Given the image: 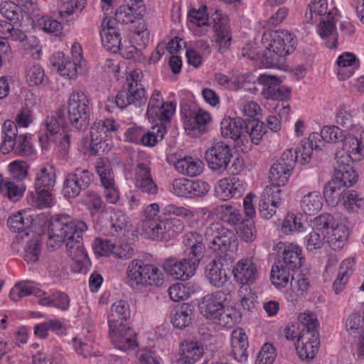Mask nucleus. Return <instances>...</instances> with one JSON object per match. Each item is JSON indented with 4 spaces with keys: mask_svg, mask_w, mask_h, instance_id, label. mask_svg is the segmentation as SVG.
Here are the masks:
<instances>
[{
    "mask_svg": "<svg viewBox=\"0 0 364 364\" xmlns=\"http://www.w3.org/2000/svg\"><path fill=\"white\" fill-rule=\"evenodd\" d=\"M87 230L82 220H73L67 214L55 215L50 225L49 239L57 244L65 243L69 256L77 262L87 258L82 233Z\"/></svg>",
    "mask_w": 364,
    "mask_h": 364,
    "instance_id": "f257e3e1",
    "label": "nucleus"
},
{
    "mask_svg": "<svg viewBox=\"0 0 364 364\" xmlns=\"http://www.w3.org/2000/svg\"><path fill=\"white\" fill-rule=\"evenodd\" d=\"M204 237L207 245L216 255L225 260L232 259L237 250V240L233 231L225 228L215 222L209 224L205 229Z\"/></svg>",
    "mask_w": 364,
    "mask_h": 364,
    "instance_id": "f03ea898",
    "label": "nucleus"
},
{
    "mask_svg": "<svg viewBox=\"0 0 364 364\" xmlns=\"http://www.w3.org/2000/svg\"><path fill=\"white\" fill-rule=\"evenodd\" d=\"M90 105L87 96L74 90L68 100V122L77 131L83 132L90 124Z\"/></svg>",
    "mask_w": 364,
    "mask_h": 364,
    "instance_id": "7ed1b4c3",
    "label": "nucleus"
},
{
    "mask_svg": "<svg viewBox=\"0 0 364 364\" xmlns=\"http://www.w3.org/2000/svg\"><path fill=\"white\" fill-rule=\"evenodd\" d=\"M333 222L330 214H322L311 221V231L305 237V244L309 251L322 248L327 242L328 230Z\"/></svg>",
    "mask_w": 364,
    "mask_h": 364,
    "instance_id": "20e7f679",
    "label": "nucleus"
},
{
    "mask_svg": "<svg viewBox=\"0 0 364 364\" xmlns=\"http://www.w3.org/2000/svg\"><path fill=\"white\" fill-rule=\"evenodd\" d=\"M129 224V218L122 211H115L112 216L107 213L98 214L95 228L105 235L120 236L124 235Z\"/></svg>",
    "mask_w": 364,
    "mask_h": 364,
    "instance_id": "39448f33",
    "label": "nucleus"
},
{
    "mask_svg": "<svg viewBox=\"0 0 364 364\" xmlns=\"http://www.w3.org/2000/svg\"><path fill=\"white\" fill-rule=\"evenodd\" d=\"M200 262L186 256L181 259L169 257L164 260L162 267L165 272L175 279L186 281L193 277Z\"/></svg>",
    "mask_w": 364,
    "mask_h": 364,
    "instance_id": "423d86ee",
    "label": "nucleus"
},
{
    "mask_svg": "<svg viewBox=\"0 0 364 364\" xmlns=\"http://www.w3.org/2000/svg\"><path fill=\"white\" fill-rule=\"evenodd\" d=\"M297 154L292 149H287L279 159L272 164L269 171V177L276 187L284 186L288 181L297 161Z\"/></svg>",
    "mask_w": 364,
    "mask_h": 364,
    "instance_id": "0eeeda50",
    "label": "nucleus"
},
{
    "mask_svg": "<svg viewBox=\"0 0 364 364\" xmlns=\"http://www.w3.org/2000/svg\"><path fill=\"white\" fill-rule=\"evenodd\" d=\"M205 158L210 169L223 173L232 159V149L224 142H215L206 150Z\"/></svg>",
    "mask_w": 364,
    "mask_h": 364,
    "instance_id": "6e6552de",
    "label": "nucleus"
},
{
    "mask_svg": "<svg viewBox=\"0 0 364 364\" xmlns=\"http://www.w3.org/2000/svg\"><path fill=\"white\" fill-rule=\"evenodd\" d=\"M93 180V174L87 169L76 168L67 174L63 187V192L67 198H75L82 189L87 188Z\"/></svg>",
    "mask_w": 364,
    "mask_h": 364,
    "instance_id": "1a4fd4ad",
    "label": "nucleus"
},
{
    "mask_svg": "<svg viewBox=\"0 0 364 364\" xmlns=\"http://www.w3.org/2000/svg\"><path fill=\"white\" fill-rule=\"evenodd\" d=\"M118 129V124L114 119H107L95 122L90 132V151L93 154H97L105 144V138L109 132H115Z\"/></svg>",
    "mask_w": 364,
    "mask_h": 364,
    "instance_id": "9d476101",
    "label": "nucleus"
},
{
    "mask_svg": "<svg viewBox=\"0 0 364 364\" xmlns=\"http://www.w3.org/2000/svg\"><path fill=\"white\" fill-rule=\"evenodd\" d=\"M208 184L203 181H193L184 178L172 181L171 192L179 197L200 196L208 191Z\"/></svg>",
    "mask_w": 364,
    "mask_h": 364,
    "instance_id": "9b49d317",
    "label": "nucleus"
},
{
    "mask_svg": "<svg viewBox=\"0 0 364 364\" xmlns=\"http://www.w3.org/2000/svg\"><path fill=\"white\" fill-rule=\"evenodd\" d=\"M214 23L215 43L220 52H225L231 44L232 36L228 17L215 10L210 17Z\"/></svg>",
    "mask_w": 364,
    "mask_h": 364,
    "instance_id": "f8f14e48",
    "label": "nucleus"
},
{
    "mask_svg": "<svg viewBox=\"0 0 364 364\" xmlns=\"http://www.w3.org/2000/svg\"><path fill=\"white\" fill-rule=\"evenodd\" d=\"M225 300L226 295L221 291L205 295L199 304L200 313L208 319L216 320L223 311Z\"/></svg>",
    "mask_w": 364,
    "mask_h": 364,
    "instance_id": "ddd939ff",
    "label": "nucleus"
},
{
    "mask_svg": "<svg viewBox=\"0 0 364 364\" xmlns=\"http://www.w3.org/2000/svg\"><path fill=\"white\" fill-rule=\"evenodd\" d=\"M146 12L143 0H130L127 5L118 7L114 12V19L121 23H134Z\"/></svg>",
    "mask_w": 364,
    "mask_h": 364,
    "instance_id": "4468645a",
    "label": "nucleus"
},
{
    "mask_svg": "<svg viewBox=\"0 0 364 364\" xmlns=\"http://www.w3.org/2000/svg\"><path fill=\"white\" fill-rule=\"evenodd\" d=\"M281 194L282 189L276 186L264 190L259 205V212L262 218L269 220L276 213V208L282 203Z\"/></svg>",
    "mask_w": 364,
    "mask_h": 364,
    "instance_id": "2eb2a0df",
    "label": "nucleus"
},
{
    "mask_svg": "<svg viewBox=\"0 0 364 364\" xmlns=\"http://www.w3.org/2000/svg\"><path fill=\"white\" fill-rule=\"evenodd\" d=\"M245 191V183L235 177L220 180L215 188V196L221 200H228L234 197L240 198Z\"/></svg>",
    "mask_w": 364,
    "mask_h": 364,
    "instance_id": "dca6fc26",
    "label": "nucleus"
},
{
    "mask_svg": "<svg viewBox=\"0 0 364 364\" xmlns=\"http://www.w3.org/2000/svg\"><path fill=\"white\" fill-rule=\"evenodd\" d=\"M232 274L242 284H252L258 277L257 266L253 258H242L235 265Z\"/></svg>",
    "mask_w": 364,
    "mask_h": 364,
    "instance_id": "f3484780",
    "label": "nucleus"
},
{
    "mask_svg": "<svg viewBox=\"0 0 364 364\" xmlns=\"http://www.w3.org/2000/svg\"><path fill=\"white\" fill-rule=\"evenodd\" d=\"M320 344L318 332L299 333L296 346L301 359H312L316 356Z\"/></svg>",
    "mask_w": 364,
    "mask_h": 364,
    "instance_id": "a211bd4d",
    "label": "nucleus"
},
{
    "mask_svg": "<svg viewBox=\"0 0 364 364\" xmlns=\"http://www.w3.org/2000/svg\"><path fill=\"white\" fill-rule=\"evenodd\" d=\"M146 100V92L141 84H128V87L118 92L119 108L124 109L130 105L141 106Z\"/></svg>",
    "mask_w": 364,
    "mask_h": 364,
    "instance_id": "6ab92c4d",
    "label": "nucleus"
},
{
    "mask_svg": "<svg viewBox=\"0 0 364 364\" xmlns=\"http://www.w3.org/2000/svg\"><path fill=\"white\" fill-rule=\"evenodd\" d=\"M134 183L136 188L142 193L156 195L159 188L154 181L151 169L144 163L139 164L135 168Z\"/></svg>",
    "mask_w": 364,
    "mask_h": 364,
    "instance_id": "aec40b11",
    "label": "nucleus"
},
{
    "mask_svg": "<svg viewBox=\"0 0 364 364\" xmlns=\"http://www.w3.org/2000/svg\"><path fill=\"white\" fill-rule=\"evenodd\" d=\"M149 264L141 259H133L127 267V284L134 289L141 290L148 272Z\"/></svg>",
    "mask_w": 364,
    "mask_h": 364,
    "instance_id": "412c9836",
    "label": "nucleus"
},
{
    "mask_svg": "<svg viewBox=\"0 0 364 364\" xmlns=\"http://www.w3.org/2000/svg\"><path fill=\"white\" fill-rule=\"evenodd\" d=\"M136 336V333L129 326L109 332L112 343L122 351L134 349L137 346Z\"/></svg>",
    "mask_w": 364,
    "mask_h": 364,
    "instance_id": "4be33fe9",
    "label": "nucleus"
},
{
    "mask_svg": "<svg viewBox=\"0 0 364 364\" xmlns=\"http://www.w3.org/2000/svg\"><path fill=\"white\" fill-rule=\"evenodd\" d=\"M112 20L105 18L102 23V30L100 36L104 47L112 53H116L120 49L121 38Z\"/></svg>",
    "mask_w": 364,
    "mask_h": 364,
    "instance_id": "5701e85b",
    "label": "nucleus"
},
{
    "mask_svg": "<svg viewBox=\"0 0 364 364\" xmlns=\"http://www.w3.org/2000/svg\"><path fill=\"white\" fill-rule=\"evenodd\" d=\"M271 37L272 41L269 45V47L272 48L271 50L279 53L284 58L287 55L293 52V37L287 31H276L271 35Z\"/></svg>",
    "mask_w": 364,
    "mask_h": 364,
    "instance_id": "b1692460",
    "label": "nucleus"
},
{
    "mask_svg": "<svg viewBox=\"0 0 364 364\" xmlns=\"http://www.w3.org/2000/svg\"><path fill=\"white\" fill-rule=\"evenodd\" d=\"M277 247L279 249L284 248L282 259H279L277 262H281L283 266L292 271L301 267L304 258L301 256V249L299 246L293 244L286 245L279 242Z\"/></svg>",
    "mask_w": 364,
    "mask_h": 364,
    "instance_id": "393cba45",
    "label": "nucleus"
},
{
    "mask_svg": "<svg viewBox=\"0 0 364 364\" xmlns=\"http://www.w3.org/2000/svg\"><path fill=\"white\" fill-rule=\"evenodd\" d=\"M222 259L217 257L210 262L205 267V275L210 283L215 287H223L228 281V277L223 267Z\"/></svg>",
    "mask_w": 364,
    "mask_h": 364,
    "instance_id": "a878e982",
    "label": "nucleus"
},
{
    "mask_svg": "<svg viewBox=\"0 0 364 364\" xmlns=\"http://www.w3.org/2000/svg\"><path fill=\"white\" fill-rule=\"evenodd\" d=\"M203 353V345L199 341L185 340L180 344V358L185 364L195 363Z\"/></svg>",
    "mask_w": 364,
    "mask_h": 364,
    "instance_id": "bb28decb",
    "label": "nucleus"
},
{
    "mask_svg": "<svg viewBox=\"0 0 364 364\" xmlns=\"http://www.w3.org/2000/svg\"><path fill=\"white\" fill-rule=\"evenodd\" d=\"M183 243L186 247L185 255L200 262L205 250L203 237L196 232H189L184 235Z\"/></svg>",
    "mask_w": 364,
    "mask_h": 364,
    "instance_id": "cd10ccee",
    "label": "nucleus"
},
{
    "mask_svg": "<svg viewBox=\"0 0 364 364\" xmlns=\"http://www.w3.org/2000/svg\"><path fill=\"white\" fill-rule=\"evenodd\" d=\"M308 7L305 17L311 23L333 16V8L328 7L327 0H311Z\"/></svg>",
    "mask_w": 364,
    "mask_h": 364,
    "instance_id": "c85d7f7f",
    "label": "nucleus"
},
{
    "mask_svg": "<svg viewBox=\"0 0 364 364\" xmlns=\"http://www.w3.org/2000/svg\"><path fill=\"white\" fill-rule=\"evenodd\" d=\"M25 78L30 87H46L49 83V77L45 69L38 63H32L25 68Z\"/></svg>",
    "mask_w": 364,
    "mask_h": 364,
    "instance_id": "c756f323",
    "label": "nucleus"
},
{
    "mask_svg": "<svg viewBox=\"0 0 364 364\" xmlns=\"http://www.w3.org/2000/svg\"><path fill=\"white\" fill-rule=\"evenodd\" d=\"M211 117L208 112L199 109L193 112L192 116L185 122V129L189 135H197L205 132L206 125L210 122Z\"/></svg>",
    "mask_w": 364,
    "mask_h": 364,
    "instance_id": "7c9ffc66",
    "label": "nucleus"
},
{
    "mask_svg": "<svg viewBox=\"0 0 364 364\" xmlns=\"http://www.w3.org/2000/svg\"><path fill=\"white\" fill-rule=\"evenodd\" d=\"M318 33L325 41L327 47L330 48H336L337 47L338 33L333 16L320 21L318 26Z\"/></svg>",
    "mask_w": 364,
    "mask_h": 364,
    "instance_id": "2f4dec72",
    "label": "nucleus"
},
{
    "mask_svg": "<svg viewBox=\"0 0 364 364\" xmlns=\"http://www.w3.org/2000/svg\"><path fill=\"white\" fill-rule=\"evenodd\" d=\"M52 64L57 68L58 72L63 76L73 78L77 74L79 64L65 58L64 53L58 52L54 54L51 60Z\"/></svg>",
    "mask_w": 364,
    "mask_h": 364,
    "instance_id": "473e14b6",
    "label": "nucleus"
},
{
    "mask_svg": "<svg viewBox=\"0 0 364 364\" xmlns=\"http://www.w3.org/2000/svg\"><path fill=\"white\" fill-rule=\"evenodd\" d=\"M174 167L178 172L190 177H194L202 173L203 163L198 159L186 156L178 159L174 164Z\"/></svg>",
    "mask_w": 364,
    "mask_h": 364,
    "instance_id": "72a5a7b5",
    "label": "nucleus"
},
{
    "mask_svg": "<svg viewBox=\"0 0 364 364\" xmlns=\"http://www.w3.org/2000/svg\"><path fill=\"white\" fill-rule=\"evenodd\" d=\"M337 64L338 78L345 80L353 75L354 68L358 66L359 60L353 53L346 52L338 56Z\"/></svg>",
    "mask_w": 364,
    "mask_h": 364,
    "instance_id": "f704fd0d",
    "label": "nucleus"
},
{
    "mask_svg": "<svg viewBox=\"0 0 364 364\" xmlns=\"http://www.w3.org/2000/svg\"><path fill=\"white\" fill-rule=\"evenodd\" d=\"M321 147L317 139H313L311 133L309 138L301 140L300 146L293 151V154L294 156L297 154V161L301 164H305L310 161L313 151L321 150Z\"/></svg>",
    "mask_w": 364,
    "mask_h": 364,
    "instance_id": "c9c22d12",
    "label": "nucleus"
},
{
    "mask_svg": "<svg viewBox=\"0 0 364 364\" xmlns=\"http://www.w3.org/2000/svg\"><path fill=\"white\" fill-rule=\"evenodd\" d=\"M348 229L343 225H336L334 218L333 217V222L330 225L327 238V242L332 249L337 250H340L345 241L348 237Z\"/></svg>",
    "mask_w": 364,
    "mask_h": 364,
    "instance_id": "e433bc0d",
    "label": "nucleus"
},
{
    "mask_svg": "<svg viewBox=\"0 0 364 364\" xmlns=\"http://www.w3.org/2000/svg\"><path fill=\"white\" fill-rule=\"evenodd\" d=\"M55 183V173L53 166H42L36 173L34 187L36 190L41 188L52 189Z\"/></svg>",
    "mask_w": 364,
    "mask_h": 364,
    "instance_id": "4c0bfd02",
    "label": "nucleus"
},
{
    "mask_svg": "<svg viewBox=\"0 0 364 364\" xmlns=\"http://www.w3.org/2000/svg\"><path fill=\"white\" fill-rule=\"evenodd\" d=\"M33 294L36 296H41L42 291L36 288L31 281H21L17 282L9 292V298L14 301H18L23 297Z\"/></svg>",
    "mask_w": 364,
    "mask_h": 364,
    "instance_id": "58836bf2",
    "label": "nucleus"
},
{
    "mask_svg": "<svg viewBox=\"0 0 364 364\" xmlns=\"http://www.w3.org/2000/svg\"><path fill=\"white\" fill-rule=\"evenodd\" d=\"M18 126L16 123L11 120L4 122L2 132L3 141L0 146V151L3 154H6L11 152V145L14 141L18 138Z\"/></svg>",
    "mask_w": 364,
    "mask_h": 364,
    "instance_id": "ea45409f",
    "label": "nucleus"
},
{
    "mask_svg": "<svg viewBox=\"0 0 364 364\" xmlns=\"http://www.w3.org/2000/svg\"><path fill=\"white\" fill-rule=\"evenodd\" d=\"M323 198L318 191L310 192L305 195L300 203L302 211L306 215H314L323 207Z\"/></svg>",
    "mask_w": 364,
    "mask_h": 364,
    "instance_id": "a19ab883",
    "label": "nucleus"
},
{
    "mask_svg": "<svg viewBox=\"0 0 364 364\" xmlns=\"http://www.w3.org/2000/svg\"><path fill=\"white\" fill-rule=\"evenodd\" d=\"M343 151L353 156L355 160H359L364 156V131L360 138L353 135H348L344 138Z\"/></svg>",
    "mask_w": 364,
    "mask_h": 364,
    "instance_id": "79ce46f5",
    "label": "nucleus"
},
{
    "mask_svg": "<svg viewBox=\"0 0 364 364\" xmlns=\"http://www.w3.org/2000/svg\"><path fill=\"white\" fill-rule=\"evenodd\" d=\"M245 126V121L241 118L224 119L221 122V133L224 137L231 138L233 140L238 138L240 133L243 132Z\"/></svg>",
    "mask_w": 364,
    "mask_h": 364,
    "instance_id": "37998d69",
    "label": "nucleus"
},
{
    "mask_svg": "<svg viewBox=\"0 0 364 364\" xmlns=\"http://www.w3.org/2000/svg\"><path fill=\"white\" fill-rule=\"evenodd\" d=\"M345 329L348 335L358 338L364 334V318L360 313L353 312L346 318Z\"/></svg>",
    "mask_w": 364,
    "mask_h": 364,
    "instance_id": "c03bdc74",
    "label": "nucleus"
},
{
    "mask_svg": "<svg viewBox=\"0 0 364 364\" xmlns=\"http://www.w3.org/2000/svg\"><path fill=\"white\" fill-rule=\"evenodd\" d=\"M11 152L23 157H31L36 154V150L27 134H20L11 145Z\"/></svg>",
    "mask_w": 364,
    "mask_h": 364,
    "instance_id": "a18cd8bd",
    "label": "nucleus"
},
{
    "mask_svg": "<svg viewBox=\"0 0 364 364\" xmlns=\"http://www.w3.org/2000/svg\"><path fill=\"white\" fill-rule=\"evenodd\" d=\"M95 168L103 188L115 184L114 173L107 159H99L96 163Z\"/></svg>",
    "mask_w": 364,
    "mask_h": 364,
    "instance_id": "49530a36",
    "label": "nucleus"
},
{
    "mask_svg": "<svg viewBox=\"0 0 364 364\" xmlns=\"http://www.w3.org/2000/svg\"><path fill=\"white\" fill-rule=\"evenodd\" d=\"M215 213L223 221L232 226L237 225L242 219L240 210L230 205L225 204L217 206Z\"/></svg>",
    "mask_w": 364,
    "mask_h": 364,
    "instance_id": "de8ad7c7",
    "label": "nucleus"
},
{
    "mask_svg": "<svg viewBox=\"0 0 364 364\" xmlns=\"http://www.w3.org/2000/svg\"><path fill=\"white\" fill-rule=\"evenodd\" d=\"M290 270L283 266L281 262H275L271 270V281L277 288H282L289 282Z\"/></svg>",
    "mask_w": 364,
    "mask_h": 364,
    "instance_id": "09e8293b",
    "label": "nucleus"
},
{
    "mask_svg": "<svg viewBox=\"0 0 364 364\" xmlns=\"http://www.w3.org/2000/svg\"><path fill=\"white\" fill-rule=\"evenodd\" d=\"M192 321V310L187 304L176 308L171 318L173 325L178 328H183L189 326Z\"/></svg>",
    "mask_w": 364,
    "mask_h": 364,
    "instance_id": "8fccbe9b",
    "label": "nucleus"
},
{
    "mask_svg": "<svg viewBox=\"0 0 364 364\" xmlns=\"http://www.w3.org/2000/svg\"><path fill=\"white\" fill-rule=\"evenodd\" d=\"M245 129L249 136L250 141L255 145L260 143L263 135L266 132V127L264 124L256 119L249 120L247 123L245 122Z\"/></svg>",
    "mask_w": 364,
    "mask_h": 364,
    "instance_id": "3c124183",
    "label": "nucleus"
},
{
    "mask_svg": "<svg viewBox=\"0 0 364 364\" xmlns=\"http://www.w3.org/2000/svg\"><path fill=\"white\" fill-rule=\"evenodd\" d=\"M153 116L146 113L147 118L153 123L169 121L171 117L173 114L175 107L171 102H166V104L157 105L152 108Z\"/></svg>",
    "mask_w": 364,
    "mask_h": 364,
    "instance_id": "603ef678",
    "label": "nucleus"
},
{
    "mask_svg": "<svg viewBox=\"0 0 364 364\" xmlns=\"http://www.w3.org/2000/svg\"><path fill=\"white\" fill-rule=\"evenodd\" d=\"M342 136V131L338 127L334 125L323 127L321 133H312L313 139H317L319 144H321V146H323L324 141L336 142Z\"/></svg>",
    "mask_w": 364,
    "mask_h": 364,
    "instance_id": "864d4df0",
    "label": "nucleus"
},
{
    "mask_svg": "<svg viewBox=\"0 0 364 364\" xmlns=\"http://www.w3.org/2000/svg\"><path fill=\"white\" fill-rule=\"evenodd\" d=\"M66 125L67 119L64 108H60L55 115L48 117L45 121L46 128L50 135L58 133L61 127L63 128Z\"/></svg>",
    "mask_w": 364,
    "mask_h": 364,
    "instance_id": "5fc2aeb1",
    "label": "nucleus"
},
{
    "mask_svg": "<svg viewBox=\"0 0 364 364\" xmlns=\"http://www.w3.org/2000/svg\"><path fill=\"white\" fill-rule=\"evenodd\" d=\"M336 169L334 171L335 181L339 186L344 187L352 186L358 180V175L352 166Z\"/></svg>",
    "mask_w": 364,
    "mask_h": 364,
    "instance_id": "6e6d98bb",
    "label": "nucleus"
},
{
    "mask_svg": "<svg viewBox=\"0 0 364 364\" xmlns=\"http://www.w3.org/2000/svg\"><path fill=\"white\" fill-rule=\"evenodd\" d=\"M41 252L39 236L33 237L27 241L24 248L23 258L28 263H33L38 260Z\"/></svg>",
    "mask_w": 364,
    "mask_h": 364,
    "instance_id": "4d7b16f0",
    "label": "nucleus"
},
{
    "mask_svg": "<svg viewBox=\"0 0 364 364\" xmlns=\"http://www.w3.org/2000/svg\"><path fill=\"white\" fill-rule=\"evenodd\" d=\"M355 114L354 112L346 107H340L336 113V122L346 130L355 127Z\"/></svg>",
    "mask_w": 364,
    "mask_h": 364,
    "instance_id": "13d9d810",
    "label": "nucleus"
},
{
    "mask_svg": "<svg viewBox=\"0 0 364 364\" xmlns=\"http://www.w3.org/2000/svg\"><path fill=\"white\" fill-rule=\"evenodd\" d=\"M52 189L41 188L36 190L35 196L31 193V204L39 208H49L52 205L53 198Z\"/></svg>",
    "mask_w": 364,
    "mask_h": 364,
    "instance_id": "bf43d9fd",
    "label": "nucleus"
},
{
    "mask_svg": "<svg viewBox=\"0 0 364 364\" xmlns=\"http://www.w3.org/2000/svg\"><path fill=\"white\" fill-rule=\"evenodd\" d=\"M343 204L348 211H355L364 206V198L355 191L345 192L342 195Z\"/></svg>",
    "mask_w": 364,
    "mask_h": 364,
    "instance_id": "052dcab7",
    "label": "nucleus"
},
{
    "mask_svg": "<svg viewBox=\"0 0 364 364\" xmlns=\"http://www.w3.org/2000/svg\"><path fill=\"white\" fill-rule=\"evenodd\" d=\"M37 26L48 33H53L55 36L60 34L63 26L58 21L48 16H41L37 19Z\"/></svg>",
    "mask_w": 364,
    "mask_h": 364,
    "instance_id": "680f3d73",
    "label": "nucleus"
},
{
    "mask_svg": "<svg viewBox=\"0 0 364 364\" xmlns=\"http://www.w3.org/2000/svg\"><path fill=\"white\" fill-rule=\"evenodd\" d=\"M240 319V313L234 308L223 309L217 318L219 325L228 328H232L235 323H239Z\"/></svg>",
    "mask_w": 364,
    "mask_h": 364,
    "instance_id": "e2e57ef3",
    "label": "nucleus"
},
{
    "mask_svg": "<svg viewBox=\"0 0 364 364\" xmlns=\"http://www.w3.org/2000/svg\"><path fill=\"white\" fill-rule=\"evenodd\" d=\"M29 165L23 160H15L8 166L11 176L17 181H22L28 176Z\"/></svg>",
    "mask_w": 364,
    "mask_h": 364,
    "instance_id": "0e129e2a",
    "label": "nucleus"
},
{
    "mask_svg": "<svg viewBox=\"0 0 364 364\" xmlns=\"http://www.w3.org/2000/svg\"><path fill=\"white\" fill-rule=\"evenodd\" d=\"M144 287H161L164 282L163 272L154 264H149L146 279L144 280Z\"/></svg>",
    "mask_w": 364,
    "mask_h": 364,
    "instance_id": "69168bd1",
    "label": "nucleus"
},
{
    "mask_svg": "<svg viewBox=\"0 0 364 364\" xmlns=\"http://www.w3.org/2000/svg\"><path fill=\"white\" fill-rule=\"evenodd\" d=\"M298 321L302 326L300 333L318 332V323L315 314L304 312L298 316Z\"/></svg>",
    "mask_w": 364,
    "mask_h": 364,
    "instance_id": "338daca9",
    "label": "nucleus"
},
{
    "mask_svg": "<svg viewBox=\"0 0 364 364\" xmlns=\"http://www.w3.org/2000/svg\"><path fill=\"white\" fill-rule=\"evenodd\" d=\"M270 47H267L264 53H262V58H261L262 63L266 68H280L284 63V58L280 56L279 53L271 50Z\"/></svg>",
    "mask_w": 364,
    "mask_h": 364,
    "instance_id": "774afa93",
    "label": "nucleus"
}]
</instances>
